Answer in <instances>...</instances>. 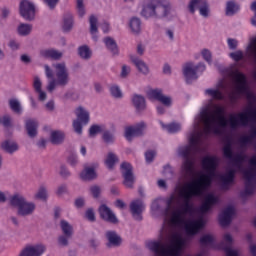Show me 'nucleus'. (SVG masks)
<instances>
[{
    "mask_svg": "<svg viewBox=\"0 0 256 256\" xmlns=\"http://www.w3.org/2000/svg\"><path fill=\"white\" fill-rule=\"evenodd\" d=\"M219 162L215 156H205L202 159V169L205 174H201L198 178L193 179L191 182L186 183L179 192V197L182 199L180 208L172 212L170 223L174 227L183 225L185 215H192L195 211L192 199L199 197L203 193L204 189L211 187L213 179L215 178V172Z\"/></svg>",
    "mask_w": 256,
    "mask_h": 256,
    "instance_id": "1",
    "label": "nucleus"
},
{
    "mask_svg": "<svg viewBox=\"0 0 256 256\" xmlns=\"http://www.w3.org/2000/svg\"><path fill=\"white\" fill-rule=\"evenodd\" d=\"M227 110L225 107L215 105L214 112H209V108H204L200 112V119L204 124V129L207 134L214 133V135H223V129L229 125V121L225 114Z\"/></svg>",
    "mask_w": 256,
    "mask_h": 256,
    "instance_id": "2",
    "label": "nucleus"
},
{
    "mask_svg": "<svg viewBox=\"0 0 256 256\" xmlns=\"http://www.w3.org/2000/svg\"><path fill=\"white\" fill-rule=\"evenodd\" d=\"M201 132L194 131L190 134L189 145L181 146L178 148V155L184 159L181 169L187 179L195 177V160L191 158L192 149H198L201 143Z\"/></svg>",
    "mask_w": 256,
    "mask_h": 256,
    "instance_id": "3",
    "label": "nucleus"
},
{
    "mask_svg": "<svg viewBox=\"0 0 256 256\" xmlns=\"http://www.w3.org/2000/svg\"><path fill=\"white\" fill-rule=\"evenodd\" d=\"M146 247L158 256H180L185 247V239L181 236H174L168 248L161 240H150L146 242Z\"/></svg>",
    "mask_w": 256,
    "mask_h": 256,
    "instance_id": "4",
    "label": "nucleus"
},
{
    "mask_svg": "<svg viewBox=\"0 0 256 256\" xmlns=\"http://www.w3.org/2000/svg\"><path fill=\"white\" fill-rule=\"evenodd\" d=\"M170 13L171 4L165 0H150L141 11V15L145 19H150V17H154V19H167Z\"/></svg>",
    "mask_w": 256,
    "mask_h": 256,
    "instance_id": "5",
    "label": "nucleus"
},
{
    "mask_svg": "<svg viewBox=\"0 0 256 256\" xmlns=\"http://www.w3.org/2000/svg\"><path fill=\"white\" fill-rule=\"evenodd\" d=\"M9 205L14 209H17V215L19 217H29L35 213L37 205L35 202L28 201L21 193H15L9 197Z\"/></svg>",
    "mask_w": 256,
    "mask_h": 256,
    "instance_id": "6",
    "label": "nucleus"
},
{
    "mask_svg": "<svg viewBox=\"0 0 256 256\" xmlns=\"http://www.w3.org/2000/svg\"><path fill=\"white\" fill-rule=\"evenodd\" d=\"M233 78L237 95H245L250 103H256V96L251 92V88H249L247 76L244 73L239 72V70H235L233 72Z\"/></svg>",
    "mask_w": 256,
    "mask_h": 256,
    "instance_id": "7",
    "label": "nucleus"
},
{
    "mask_svg": "<svg viewBox=\"0 0 256 256\" xmlns=\"http://www.w3.org/2000/svg\"><path fill=\"white\" fill-rule=\"evenodd\" d=\"M256 123V107L249 108L246 112L239 113L237 116L231 115L229 119V125L232 129H237V127H245L247 123Z\"/></svg>",
    "mask_w": 256,
    "mask_h": 256,
    "instance_id": "8",
    "label": "nucleus"
},
{
    "mask_svg": "<svg viewBox=\"0 0 256 256\" xmlns=\"http://www.w3.org/2000/svg\"><path fill=\"white\" fill-rule=\"evenodd\" d=\"M231 139H227L225 146L223 147V155L226 159H229L234 167L241 169L243 167V163H245V159H247V155L245 154H233Z\"/></svg>",
    "mask_w": 256,
    "mask_h": 256,
    "instance_id": "9",
    "label": "nucleus"
},
{
    "mask_svg": "<svg viewBox=\"0 0 256 256\" xmlns=\"http://www.w3.org/2000/svg\"><path fill=\"white\" fill-rule=\"evenodd\" d=\"M120 171L123 178L122 184L127 189H133L137 177L135 172H133V165L127 161H124L120 164Z\"/></svg>",
    "mask_w": 256,
    "mask_h": 256,
    "instance_id": "10",
    "label": "nucleus"
},
{
    "mask_svg": "<svg viewBox=\"0 0 256 256\" xmlns=\"http://www.w3.org/2000/svg\"><path fill=\"white\" fill-rule=\"evenodd\" d=\"M75 115L77 119L73 121L72 127L77 135H83V125H88L91 120L89 111L85 110L83 106H79L75 111Z\"/></svg>",
    "mask_w": 256,
    "mask_h": 256,
    "instance_id": "11",
    "label": "nucleus"
},
{
    "mask_svg": "<svg viewBox=\"0 0 256 256\" xmlns=\"http://www.w3.org/2000/svg\"><path fill=\"white\" fill-rule=\"evenodd\" d=\"M55 69L56 81L58 87H67L69 81H71V76L69 75V69H67V64L65 62L53 64Z\"/></svg>",
    "mask_w": 256,
    "mask_h": 256,
    "instance_id": "12",
    "label": "nucleus"
},
{
    "mask_svg": "<svg viewBox=\"0 0 256 256\" xmlns=\"http://www.w3.org/2000/svg\"><path fill=\"white\" fill-rule=\"evenodd\" d=\"M188 10L192 15H195V11H199V15L204 19L209 18L211 13L207 0H190Z\"/></svg>",
    "mask_w": 256,
    "mask_h": 256,
    "instance_id": "13",
    "label": "nucleus"
},
{
    "mask_svg": "<svg viewBox=\"0 0 256 256\" xmlns=\"http://www.w3.org/2000/svg\"><path fill=\"white\" fill-rule=\"evenodd\" d=\"M19 13L25 21H35V4L29 0H22L19 5Z\"/></svg>",
    "mask_w": 256,
    "mask_h": 256,
    "instance_id": "14",
    "label": "nucleus"
},
{
    "mask_svg": "<svg viewBox=\"0 0 256 256\" xmlns=\"http://www.w3.org/2000/svg\"><path fill=\"white\" fill-rule=\"evenodd\" d=\"M98 213L100 219L106 223H111L112 225H119V218L115 215V212L107 206V204H101L98 208Z\"/></svg>",
    "mask_w": 256,
    "mask_h": 256,
    "instance_id": "15",
    "label": "nucleus"
},
{
    "mask_svg": "<svg viewBox=\"0 0 256 256\" xmlns=\"http://www.w3.org/2000/svg\"><path fill=\"white\" fill-rule=\"evenodd\" d=\"M147 125L145 122H140L135 126H128L125 128L124 137L127 141H133V137H143V131H145Z\"/></svg>",
    "mask_w": 256,
    "mask_h": 256,
    "instance_id": "16",
    "label": "nucleus"
},
{
    "mask_svg": "<svg viewBox=\"0 0 256 256\" xmlns=\"http://www.w3.org/2000/svg\"><path fill=\"white\" fill-rule=\"evenodd\" d=\"M143 211H145V202L142 199L138 198L130 203V213L134 221H143Z\"/></svg>",
    "mask_w": 256,
    "mask_h": 256,
    "instance_id": "17",
    "label": "nucleus"
},
{
    "mask_svg": "<svg viewBox=\"0 0 256 256\" xmlns=\"http://www.w3.org/2000/svg\"><path fill=\"white\" fill-rule=\"evenodd\" d=\"M256 139V126H252L250 128V132L248 135H242L238 138V145L240 149H247L249 145H255Z\"/></svg>",
    "mask_w": 256,
    "mask_h": 256,
    "instance_id": "18",
    "label": "nucleus"
},
{
    "mask_svg": "<svg viewBox=\"0 0 256 256\" xmlns=\"http://www.w3.org/2000/svg\"><path fill=\"white\" fill-rule=\"evenodd\" d=\"M217 203H219V198L217 196L212 193L207 194L199 207V213H201V215L209 213V211H211V207H213V205H217Z\"/></svg>",
    "mask_w": 256,
    "mask_h": 256,
    "instance_id": "19",
    "label": "nucleus"
},
{
    "mask_svg": "<svg viewBox=\"0 0 256 256\" xmlns=\"http://www.w3.org/2000/svg\"><path fill=\"white\" fill-rule=\"evenodd\" d=\"M47 251L45 244H37L34 246H26L19 256H41Z\"/></svg>",
    "mask_w": 256,
    "mask_h": 256,
    "instance_id": "20",
    "label": "nucleus"
},
{
    "mask_svg": "<svg viewBox=\"0 0 256 256\" xmlns=\"http://www.w3.org/2000/svg\"><path fill=\"white\" fill-rule=\"evenodd\" d=\"M149 96L156 101H159L165 107H171L173 105V99L170 96L163 95L161 89H154L149 92Z\"/></svg>",
    "mask_w": 256,
    "mask_h": 256,
    "instance_id": "21",
    "label": "nucleus"
},
{
    "mask_svg": "<svg viewBox=\"0 0 256 256\" xmlns=\"http://www.w3.org/2000/svg\"><path fill=\"white\" fill-rule=\"evenodd\" d=\"M105 237L108 241L106 243V247H108V249H111V247H121V244L123 243V238H121L115 230L106 231Z\"/></svg>",
    "mask_w": 256,
    "mask_h": 256,
    "instance_id": "22",
    "label": "nucleus"
},
{
    "mask_svg": "<svg viewBox=\"0 0 256 256\" xmlns=\"http://www.w3.org/2000/svg\"><path fill=\"white\" fill-rule=\"evenodd\" d=\"M233 215H235V208L233 206H228L223 212L219 215V223L221 227H228L233 221Z\"/></svg>",
    "mask_w": 256,
    "mask_h": 256,
    "instance_id": "23",
    "label": "nucleus"
},
{
    "mask_svg": "<svg viewBox=\"0 0 256 256\" xmlns=\"http://www.w3.org/2000/svg\"><path fill=\"white\" fill-rule=\"evenodd\" d=\"M235 173V169H230L225 174L220 176L223 191H229V187L235 183Z\"/></svg>",
    "mask_w": 256,
    "mask_h": 256,
    "instance_id": "24",
    "label": "nucleus"
},
{
    "mask_svg": "<svg viewBox=\"0 0 256 256\" xmlns=\"http://www.w3.org/2000/svg\"><path fill=\"white\" fill-rule=\"evenodd\" d=\"M183 75L185 77V81L187 85H191L193 81L199 79V76L197 75V70L193 68V63L188 62L183 68Z\"/></svg>",
    "mask_w": 256,
    "mask_h": 256,
    "instance_id": "25",
    "label": "nucleus"
},
{
    "mask_svg": "<svg viewBox=\"0 0 256 256\" xmlns=\"http://www.w3.org/2000/svg\"><path fill=\"white\" fill-rule=\"evenodd\" d=\"M99 164H93L92 166H85L83 171L80 173V179L82 181H95L97 179V169Z\"/></svg>",
    "mask_w": 256,
    "mask_h": 256,
    "instance_id": "26",
    "label": "nucleus"
},
{
    "mask_svg": "<svg viewBox=\"0 0 256 256\" xmlns=\"http://www.w3.org/2000/svg\"><path fill=\"white\" fill-rule=\"evenodd\" d=\"M132 105L135 108L136 113H143L147 109V101L145 96L141 94H134L132 96Z\"/></svg>",
    "mask_w": 256,
    "mask_h": 256,
    "instance_id": "27",
    "label": "nucleus"
},
{
    "mask_svg": "<svg viewBox=\"0 0 256 256\" xmlns=\"http://www.w3.org/2000/svg\"><path fill=\"white\" fill-rule=\"evenodd\" d=\"M0 149L8 155H13V153L19 151V144L15 140L6 139L0 144Z\"/></svg>",
    "mask_w": 256,
    "mask_h": 256,
    "instance_id": "28",
    "label": "nucleus"
},
{
    "mask_svg": "<svg viewBox=\"0 0 256 256\" xmlns=\"http://www.w3.org/2000/svg\"><path fill=\"white\" fill-rule=\"evenodd\" d=\"M130 60H131V63L135 65L139 73H142V75H149L150 73L149 66L147 65V63H145V61H143L141 58L135 55H130Z\"/></svg>",
    "mask_w": 256,
    "mask_h": 256,
    "instance_id": "29",
    "label": "nucleus"
},
{
    "mask_svg": "<svg viewBox=\"0 0 256 256\" xmlns=\"http://www.w3.org/2000/svg\"><path fill=\"white\" fill-rule=\"evenodd\" d=\"M39 122L35 119H28L25 121V130L30 139H35L38 135Z\"/></svg>",
    "mask_w": 256,
    "mask_h": 256,
    "instance_id": "30",
    "label": "nucleus"
},
{
    "mask_svg": "<svg viewBox=\"0 0 256 256\" xmlns=\"http://www.w3.org/2000/svg\"><path fill=\"white\" fill-rule=\"evenodd\" d=\"M205 227V221L203 218H200L196 221L191 222L187 227H186V232L188 235H197L199 233L200 229H203Z\"/></svg>",
    "mask_w": 256,
    "mask_h": 256,
    "instance_id": "31",
    "label": "nucleus"
},
{
    "mask_svg": "<svg viewBox=\"0 0 256 256\" xmlns=\"http://www.w3.org/2000/svg\"><path fill=\"white\" fill-rule=\"evenodd\" d=\"M128 25L133 35H141L143 25L141 18L133 16L132 18H130Z\"/></svg>",
    "mask_w": 256,
    "mask_h": 256,
    "instance_id": "32",
    "label": "nucleus"
},
{
    "mask_svg": "<svg viewBox=\"0 0 256 256\" xmlns=\"http://www.w3.org/2000/svg\"><path fill=\"white\" fill-rule=\"evenodd\" d=\"M40 57H44V59H53V61H59V59L63 57V53L55 49H45L40 51Z\"/></svg>",
    "mask_w": 256,
    "mask_h": 256,
    "instance_id": "33",
    "label": "nucleus"
},
{
    "mask_svg": "<svg viewBox=\"0 0 256 256\" xmlns=\"http://www.w3.org/2000/svg\"><path fill=\"white\" fill-rule=\"evenodd\" d=\"M104 44L106 46V49L110 51L113 57H117L119 55V46L117 45L115 39H113L112 37H106L104 39Z\"/></svg>",
    "mask_w": 256,
    "mask_h": 256,
    "instance_id": "34",
    "label": "nucleus"
},
{
    "mask_svg": "<svg viewBox=\"0 0 256 256\" xmlns=\"http://www.w3.org/2000/svg\"><path fill=\"white\" fill-rule=\"evenodd\" d=\"M50 141L52 145H61L65 141V133L59 130L52 131Z\"/></svg>",
    "mask_w": 256,
    "mask_h": 256,
    "instance_id": "35",
    "label": "nucleus"
},
{
    "mask_svg": "<svg viewBox=\"0 0 256 256\" xmlns=\"http://www.w3.org/2000/svg\"><path fill=\"white\" fill-rule=\"evenodd\" d=\"M248 57L256 63V36L250 38V42L246 48Z\"/></svg>",
    "mask_w": 256,
    "mask_h": 256,
    "instance_id": "36",
    "label": "nucleus"
},
{
    "mask_svg": "<svg viewBox=\"0 0 256 256\" xmlns=\"http://www.w3.org/2000/svg\"><path fill=\"white\" fill-rule=\"evenodd\" d=\"M78 55L80 59L89 61L91 57H93V51H91V48H89L87 45H82L78 47Z\"/></svg>",
    "mask_w": 256,
    "mask_h": 256,
    "instance_id": "37",
    "label": "nucleus"
},
{
    "mask_svg": "<svg viewBox=\"0 0 256 256\" xmlns=\"http://www.w3.org/2000/svg\"><path fill=\"white\" fill-rule=\"evenodd\" d=\"M73 30V15L68 13L64 16L62 31L63 33H71Z\"/></svg>",
    "mask_w": 256,
    "mask_h": 256,
    "instance_id": "38",
    "label": "nucleus"
},
{
    "mask_svg": "<svg viewBox=\"0 0 256 256\" xmlns=\"http://www.w3.org/2000/svg\"><path fill=\"white\" fill-rule=\"evenodd\" d=\"M104 163L107 169L112 171V169H115V163H119V158L117 155H115V153L109 152Z\"/></svg>",
    "mask_w": 256,
    "mask_h": 256,
    "instance_id": "39",
    "label": "nucleus"
},
{
    "mask_svg": "<svg viewBox=\"0 0 256 256\" xmlns=\"http://www.w3.org/2000/svg\"><path fill=\"white\" fill-rule=\"evenodd\" d=\"M60 227L63 235H67V237H73V226L67 222V220H61Z\"/></svg>",
    "mask_w": 256,
    "mask_h": 256,
    "instance_id": "40",
    "label": "nucleus"
},
{
    "mask_svg": "<svg viewBox=\"0 0 256 256\" xmlns=\"http://www.w3.org/2000/svg\"><path fill=\"white\" fill-rule=\"evenodd\" d=\"M102 139L106 145H113V143H115V132L111 130H105L102 134Z\"/></svg>",
    "mask_w": 256,
    "mask_h": 256,
    "instance_id": "41",
    "label": "nucleus"
},
{
    "mask_svg": "<svg viewBox=\"0 0 256 256\" xmlns=\"http://www.w3.org/2000/svg\"><path fill=\"white\" fill-rule=\"evenodd\" d=\"M31 31H33V25L31 24L21 23L18 26V34L22 37H27V35L31 34Z\"/></svg>",
    "mask_w": 256,
    "mask_h": 256,
    "instance_id": "42",
    "label": "nucleus"
},
{
    "mask_svg": "<svg viewBox=\"0 0 256 256\" xmlns=\"http://www.w3.org/2000/svg\"><path fill=\"white\" fill-rule=\"evenodd\" d=\"M205 94L209 95L210 97H212V99H215L216 101H223L224 99L223 93H221V91L217 89H206Z\"/></svg>",
    "mask_w": 256,
    "mask_h": 256,
    "instance_id": "43",
    "label": "nucleus"
},
{
    "mask_svg": "<svg viewBox=\"0 0 256 256\" xmlns=\"http://www.w3.org/2000/svg\"><path fill=\"white\" fill-rule=\"evenodd\" d=\"M199 242L202 247H207L208 245H213V243H215V238H213V235L211 234H205L200 238Z\"/></svg>",
    "mask_w": 256,
    "mask_h": 256,
    "instance_id": "44",
    "label": "nucleus"
},
{
    "mask_svg": "<svg viewBox=\"0 0 256 256\" xmlns=\"http://www.w3.org/2000/svg\"><path fill=\"white\" fill-rule=\"evenodd\" d=\"M85 0H76V9H77V13H78V17H80V19H83L85 17Z\"/></svg>",
    "mask_w": 256,
    "mask_h": 256,
    "instance_id": "45",
    "label": "nucleus"
},
{
    "mask_svg": "<svg viewBox=\"0 0 256 256\" xmlns=\"http://www.w3.org/2000/svg\"><path fill=\"white\" fill-rule=\"evenodd\" d=\"M97 22H98V20L95 17V15H91L89 18L91 35H95L96 33H99V28L97 27Z\"/></svg>",
    "mask_w": 256,
    "mask_h": 256,
    "instance_id": "46",
    "label": "nucleus"
},
{
    "mask_svg": "<svg viewBox=\"0 0 256 256\" xmlns=\"http://www.w3.org/2000/svg\"><path fill=\"white\" fill-rule=\"evenodd\" d=\"M237 11H239V6H237V4H235V2H233V1L227 2L226 15H235V13H237Z\"/></svg>",
    "mask_w": 256,
    "mask_h": 256,
    "instance_id": "47",
    "label": "nucleus"
},
{
    "mask_svg": "<svg viewBox=\"0 0 256 256\" xmlns=\"http://www.w3.org/2000/svg\"><path fill=\"white\" fill-rule=\"evenodd\" d=\"M163 175L166 177V179H173V175H175V171L173 170V167L171 164H166L163 167Z\"/></svg>",
    "mask_w": 256,
    "mask_h": 256,
    "instance_id": "48",
    "label": "nucleus"
},
{
    "mask_svg": "<svg viewBox=\"0 0 256 256\" xmlns=\"http://www.w3.org/2000/svg\"><path fill=\"white\" fill-rule=\"evenodd\" d=\"M110 94L114 99H121V97H123V92H121V88L117 85L110 87Z\"/></svg>",
    "mask_w": 256,
    "mask_h": 256,
    "instance_id": "49",
    "label": "nucleus"
},
{
    "mask_svg": "<svg viewBox=\"0 0 256 256\" xmlns=\"http://www.w3.org/2000/svg\"><path fill=\"white\" fill-rule=\"evenodd\" d=\"M10 109L14 111V113H21V102L17 99L9 100Z\"/></svg>",
    "mask_w": 256,
    "mask_h": 256,
    "instance_id": "50",
    "label": "nucleus"
},
{
    "mask_svg": "<svg viewBox=\"0 0 256 256\" xmlns=\"http://www.w3.org/2000/svg\"><path fill=\"white\" fill-rule=\"evenodd\" d=\"M99 133H103V129L101 128V126H99L97 124H93L92 126H90V128H89V136L90 137H97V135H99Z\"/></svg>",
    "mask_w": 256,
    "mask_h": 256,
    "instance_id": "51",
    "label": "nucleus"
},
{
    "mask_svg": "<svg viewBox=\"0 0 256 256\" xmlns=\"http://www.w3.org/2000/svg\"><path fill=\"white\" fill-rule=\"evenodd\" d=\"M173 201H175V194H171L166 199V208H165L166 215L169 214L171 211H173Z\"/></svg>",
    "mask_w": 256,
    "mask_h": 256,
    "instance_id": "52",
    "label": "nucleus"
},
{
    "mask_svg": "<svg viewBox=\"0 0 256 256\" xmlns=\"http://www.w3.org/2000/svg\"><path fill=\"white\" fill-rule=\"evenodd\" d=\"M73 236H67L65 234L60 235L58 237V245H60V247H69V239H72Z\"/></svg>",
    "mask_w": 256,
    "mask_h": 256,
    "instance_id": "53",
    "label": "nucleus"
},
{
    "mask_svg": "<svg viewBox=\"0 0 256 256\" xmlns=\"http://www.w3.org/2000/svg\"><path fill=\"white\" fill-rule=\"evenodd\" d=\"M201 55H202L204 61H206V63H208V65H212V63H213V55L211 54L209 49H203L201 51Z\"/></svg>",
    "mask_w": 256,
    "mask_h": 256,
    "instance_id": "54",
    "label": "nucleus"
},
{
    "mask_svg": "<svg viewBox=\"0 0 256 256\" xmlns=\"http://www.w3.org/2000/svg\"><path fill=\"white\" fill-rule=\"evenodd\" d=\"M85 218L87 221H90V223H95L97 221L95 210L93 208H88L85 212Z\"/></svg>",
    "mask_w": 256,
    "mask_h": 256,
    "instance_id": "55",
    "label": "nucleus"
},
{
    "mask_svg": "<svg viewBox=\"0 0 256 256\" xmlns=\"http://www.w3.org/2000/svg\"><path fill=\"white\" fill-rule=\"evenodd\" d=\"M67 193H69V187L67 186V183L60 184L56 189L57 197H61L62 195H65Z\"/></svg>",
    "mask_w": 256,
    "mask_h": 256,
    "instance_id": "56",
    "label": "nucleus"
},
{
    "mask_svg": "<svg viewBox=\"0 0 256 256\" xmlns=\"http://www.w3.org/2000/svg\"><path fill=\"white\" fill-rule=\"evenodd\" d=\"M60 177H62V179H69V177H71V171H69V168H67V166L65 164H62L60 166V172H59Z\"/></svg>",
    "mask_w": 256,
    "mask_h": 256,
    "instance_id": "57",
    "label": "nucleus"
},
{
    "mask_svg": "<svg viewBox=\"0 0 256 256\" xmlns=\"http://www.w3.org/2000/svg\"><path fill=\"white\" fill-rule=\"evenodd\" d=\"M166 129H167L168 133H177V132L181 131V124L172 122V123L166 125Z\"/></svg>",
    "mask_w": 256,
    "mask_h": 256,
    "instance_id": "58",
    "label": "nucleus"
},
{
    "mask_svg": "<svg viewBox=\"0 0 256 256\" xmlns=\"http://www.w3.org/2000/svg\"><path fill=\"white\" fill-rule=\"evenodd\" d=\"M35 197L36 199H40V201H47V188L40 187Z\"/></svg>",
    "mask_w": 256,
    "mask_h": 256,
    "instance_id": "59",
    "label": "nucleus"
},
{
    "mask_svg": "<svg viewBox=\"0 0 256 256\" xmlns=\"http://www.w3.org/2000/svg\"><path fill=\"white\" fill-rule=\"evenodd\" d=\"M90 193L94 199H99L101 197V187L99 185L91 186Z\"/></svg>",
    "mask_w": 256,
    "mask_h": 256,
    "instance_id": "60",
    "label": "nucleus"
},
{
    "mask_svg": "<svg viewBox=\"0 0 256 256\" xmlns=\"http://www.w3.org/2000/svg\"><path fill=\"white\" fill-rule=\"evenodd\" d=\"M67 163L71 167H77V165L79 164V157H77V155L75 154H70L67 158Z\"/></svg>",
    "mask_w": 256,
    "mask_h": 256,
    "instance_id": "61",
    "label": "nucleus"
},
{
    "mask_svg": "<svg viewBox=\"0 0 256 256\" xmlns=\"http://www.w3.org/2000/svg\"><path fill=\"white\" fill-rule=\"evenodd\" d=\"M0 123H2L3 127H5L6 129H9V127H13L11 116L9 115H4Z\"/></svg>",
    "mask_w": 256,
    "mask_h": 256,
    "instance_id": "62",
    "label": "nucleus"
},
{
    "mask_svg": "<svg viewBox=\"0 0 256 256\" xmlns=\"http://www.w3.org/2000/svg\"><path fill=\"white\" fill-rule=\"evenodd\" d=\"M33 87H34V91H35L36 93L42 91L43 83L41 82V78H39V76H36V77L34 78Z\"/></svg>",
    "mask_w": 256,
    "mask_h": 256,
    "instance_id": "63",
    "label": "nucleus"
},
{
    "mask_svg": "<svg viewBox=\"0 0 256 256\" xmlns=\"http://www.w3.org/2000/svg\"><path fill=\"white\" fill-rule=\"evenodd\" d=\"M230 57L234 61L239 62L243 59V51L238 50L236 52H232V53H230Z\"/></svg>",
    "mask_w": 256,
    "mask_h": 256,
    "instance_id": "64",
    "label": "nucleus"
}]
</instances>
